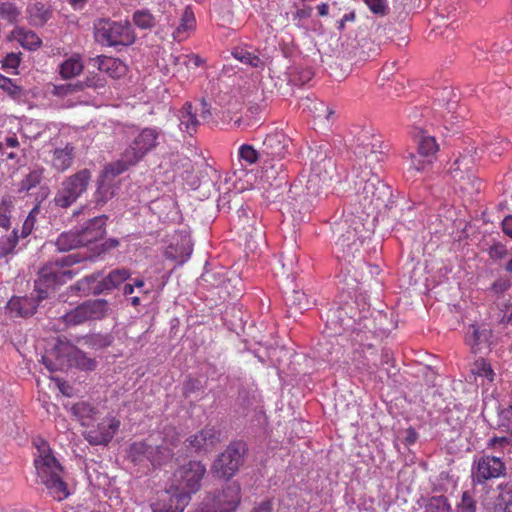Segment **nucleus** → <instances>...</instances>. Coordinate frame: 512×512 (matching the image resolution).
Masks as SVG:
<instances>
[{
  "instance_id": "nucleus-1",
  "label": "nucleus",
  "mask_w": 512,
  "mask_h": 512,
  "mask_svg": "<svg viewBox=\"0 0 512 512\" xmlns=\"http://www.w3.org/2000/svg\"><path fill=\"white\" fill-rule=\"evenodd\" d=\"M132 281L133 286L140 292L149 294L150 289L143 290L145 282L142 278H131L127 268H115L109 271L97 270L76 281L70 286V291L79 297L107 296L120 289L123 283Z\"/></svg>"
},
{
  "instance_id": "nucleus-2",
  "label": "nucleus",
  "mask_w": 512,
  "mask_h": 512,
  "mask_svg": "<svg viewBox=\"0 0 512 512\" xmlns=\"http://www.w3.org/2000/svg\"><path fill=\"white\" fill-rule=\"evenodd\" d=\"M82 261L81 255L74 253L46 263L39 270L38 278L35 280L34 291L38 294V301L50 298L58 287L72 279L75 273L69 268Z\"/></svg>"
},
{
  "instance_id": "nucleus-3",
  "label": "nucleus",
  "mask_w": 512,
  "mask_h": 512,
  "mask_svg": "<svg viewBox=\"0 0 512 512\" xmlns=\"http://www.w3.org/2000/svg\"><path fill=\"white\" fill-rule=\"evenodd\" d=\"M35 445L40 455L35 458L34 465L41 483L46 486L49 493L58 501L69 496L67 484L62 479L63 467L54 457L46 440L39 438Z\"/></svg>"
},
{
  "instance_id": "nucleus-4",
  "label": "nucleus",
  "mask_w": 512,
  "mask_h": 512,
  "mask_svg": "<svg viewBox=\"0 0 512 512\" xmlns=\"http://www.w3.org/2000/svg\"><path fill=\"white\" fill-rule=\"evenodd\" d=\"M94 38L102 46L126 47L132 45L136 35L129 21L99 18L94 21Z\"/></svg>"
},
{
  "instance_id": "nucleus-5",
  "label": "nucleus",
  "mask_w": 512,
  "mask_h": 512,
  "mask_svg": "<svg viewBox=\"0 0 512 512\" xmlns=\"http://www.w3.org/2000/svg\"><path fill=\"white\" fill-rule=\"evenodd\" d=\"M362 226L356 219L343 220L333 225V233L337 237L335 247L337 257L348 260L354 257L364 242V237L360 234L359 228Z\"/></svg>"
},
{
  "instance_id": "nucleus-6",
  "label": "nucleus",
  "mask_w": 512,
  "mask_h": 512,
  "mask_svg": "<svg viewBox=\"0 0 512 512\" xmlns=\"http://www.w3.org/2000/svg\"><path fill=\"white\" fill-rule=\"evenodd\" d=\"M248 445L243 440H234L220 453L211 466V472L218 478L231 479L244 465Z\"/></svg>"
},
{
  "instance_id": "nucleus-7",
  "label": "nucleus",
  "mask_w": 512,
  "mask_h": 512,
  "mask_svg": "<svg viewBox=\"0 0 512 512\" xmlns=\"http://www.w3.org/2000/svg\"><path fill=\"white\" fill-rule=\"evenodd\" d=\"M91 180V171L87 168L81 169L75 174L66 177L54 197V203L61 208H68L86 192Z\"/></svg>"
},
{
  "instance_id": "nucleus-8",
  "label": "nucleus",
  "mask_w": 512,
  "mask_h": 512,
  "mask_svg": "<svg viewBox=\"0 0 512 512\" xmlns=\"http://www.w3.org/2000/svg\"><path fill=\"white\" fill-rule=\"evenodd\" d=\"M109 310V302L106 299H90L66 313L63 320L67 325L75 326L91 320H100L108 314Z\"/></svg>"
},
{
  "instance_id": "nucleus-9",
  "label": "nucleus",
  "mask_w": 512,
  "mask_h": 512,
  "mask_svg": "<svg viewBox=\"0 0 512 512\" xmlns=\"http://www.w3.org/2000/svg\"><path fill=\"white\" fill-rule=\"evenodd\" d=\"M206 473V467L200 461L190 460L180 466L173 474L171 484L188 493L191 497L201 487V481Z\"/></svg>"
},
{
  "instance_id": "nucleus-10",
  "label": "nucleus",
  "mask_w": 512,
  "mask_h": 512,
  "mask_svg": "<svg viewBox=\"0 0 512 512\" xmlns=\"http://www.w3.org/2000/svg\"><path fill=\"white\" fill-rule=\"evenodd\" d=\"M161 131L158 128H143L124 150V156L130 164H138L148 153L159 144Z\"/></svg>"
},
{
  "instance_id": "nucleus-11",
  "label": "nucleus",
  "mask_w": 512,
  "mask_h": 512,
  "mask_svg": "<svg viewBox=\"0 0 512 512\" xmlns=\"http://www.w3.org/2000/svg\"><path fill=\"white\" fill-rule=\"evenodd\" d=\"M472 156H462L454 161L450 173L460 188L469 194L478 193L482 182L475 173Z\"/></svg>"
},
{
  "instance_id": "nucleus-12",
  "label": "nucleus",
  "mask_w": 512,
  "mask_h": 512,
  "mask_svg": "<svg viewBox=\"0 0 512 512\" xmlns=\"http://www.w3.org/2000/svg\"><path fill=\"white\" fill-rule=\"evenodd\" d=\"M471 472L474 484H485L488 480L505 475L506 465L499 457L483 455L474 461Z\"/></svg>"
},
{
  "instance_id": "nucleus-13",
  "label": "nucleus",
  "mask_w": 512,
  "mask_h": 512,
  "mask_svg": "<svg viewBox=\"0 0 512 512\" xmlns=\"http://www.w3.org/2000/svg\"><path fill=\"white\" fill-rule=\"evenodd\" d=\"M221 441V431L214 426H205L185 440L186 448L196 453L212 451Z\"/></svg>"
},
{
  "instance_id": "nucleus-14",
  "label": "nucleus",
  "mask_w": 512,
  "mask_h": 512,
  "mask_svg": "<svg viewBox=\"0 0 512 512\" xmlns=\"http://www.w3.org/2000/svg\"><path fill=\"white\" fill-rule=\"evenodd\" d=\"M58 351L68 360L67 369L74 366L83 371H93L97 367V361L94 358L88 357L85 352L66 339L58 338Z\"/></svg>"
},
{
  "instance_id": "nucleus-15",
  "label": "nucleus",
  "mask_w": 512,
  "mask_h": 512,
  "mask_svg": "<svg viewBox=\"0 0 512 512\" xmlns=\"http://www.w3.org/2000/svg\"><path fill=\"white\" fill-rule=\"evenodd\" d=\"M358 151L356 155L359 159L364 157L371 163L372 161H381L383 158L382 143L375 139L371 130L362 129L356 138Z\"/></svg>"
},
{
  "instance_id": "nucleus-16",
  "label": "nucleus",
  "mask_w": 512,
  "mask_h": 512,
  "mask_svg": "<svg viewBox=\"0 0 512 512\" xmlns=\"http://www.w3.org/2000/svg\"><path fill=\"white\" fill-rule=\"evenodd\" d=\"M107 220V215L96 216L86 221L83 226L77 230L81 242H83V247H92L103 238L106 233Z\"/></svg>"
},
{
  "instance_id": "nucleus-17",
  "label": "nucleus",
  "mask_w": 512,
  "mask_h": 512,
  "mask_svg": "<svg viewBox=\"0 0 512 512\" xmlns=\"http://www.w3.org/2000/svg\"><path fill=\"white\" fill-rule=\"evenodd\" d=\"M191 497L187 492L178 489L173 484L162 493L159 512H183Z\"/></svg>"
},
{
  "instance_id": "nucleus-18",
  "label": "nucleus",
  "mask_w": 512,
  "mask_h": 512,
  "mask_svg": "<svg viewBox=\"0 0 512 512\" xmlns=\"http://www.w3.org/2000/svg\"><path fill=\"white\" fill-rule=\"evenodd\" d=\"M291 139L282 132L268 134L263 141V154L272 159H284L289 154Z\"/></svg>"
},
{
  "instance_id": "nucleus-19",
  "label": "nucleus",
  "mask_w": 512,
  "mask_h": 512,
  "mask_svg": "<svg viewBox=\"0 0 512 512\" xmlns=\"http://www.w3.org/2000/svg\"><path fill=\"white\" fill-rule=\"evenodd\" d=\"M493 332L487 326L472 324L466 333V343L472 353H479L483 348H489L492 344Z\"/></svg>"
},
{
  "instance_id": "nucleus-20",
  "label": "nucleus",
  "mask_w": 512,
  "mask_h": 512,
  "mask_svg": "<svg viewBox=\"0 0 512 512\" xmlns=\"http://www.w3.org/2000/svg\"><path fill=\"white\" fill-rule=\"evenodd\" d=\"M214 502L226 512H234L241 502L240 484L237 481L227 483L215 496Z\"/></svg>"
},
{
  "instance_id": "nucleus-21",
  "label": "nucleus",
  "mask_w": 512,
  "mask_h": 512,
  "mask_svg": "<svg viewBox=\"0 0 512 512\" xmlns=\"http://www.w3.org/2000/svg\"><path fill=\"white\" fill-rule=\"evenodd\" d=\"M410 135L417 143V152L420 156L430 158L433 161L435 153L438 151V145L433 136L417 125H413L410 130Z\"/></svg>"
},
{
  "instance_id": "nucleus-22",
  "label": "nucleus",
  "mask_w": 512,
  "mask_h": 512,
  "mask_svg": "<svg viewBox=\"0 0 512 512\" xmlns=\"http://www.w3.org/2000/svg\"><path fill=\"white\" fill-rule=\"evenodd\" d=\"M42 301H38V294L36 296H23L12 297L7 303V309L15 317H30L34 315L38 305Z\"/></svg>"
},
{
  "instance_id": "nucleus-23",
  "label": "nucleus",
  "mask_w": 512,
  "mask_h": 512,
  "mask_svg": "<svg viewBox=\"0 0 512 512\" xmlns=\"http://www.w3.org/2000/svg\"><path fill=\"white\" fill-rule=\"evenodd\" d=\"M26 13L29 23L34 27H43L53 16L51 6L37 0L28 3Z\"/></svg>"
},
{
  "instance_id": "nucleus-24",
  "label": "nucleus",
  "mask_w": 512,
  "mask_h": 512,
  "mask_svg": "<svg viewBox=\"0 0 512 512\" xmlns=\"http://www.w3.org/2000/svg\"><path fill=\"white\" fill-rule=\"evenodd\" d=\"M351 308L348 305L341 306L336 303L332 304L321 317L325 319L326 324L334 330L343 328L347 325V321L353 316H348L347 309Z\"/></svg>"
},
{
  "instance_id": "nucleus-25",
  "label": "nucleus",
  "mask_w": 512,
  "mask_h": 512,
  "mask_svg": "<svg viewBox=\"0 0 512 512\" xmlns=\"http://www.w3.org/2000/svg\"><path fill=\"white\" fill-rule=\"evenodd\" d=\"M96 191L94 193V203L97 207L104 206L109 200L115 197L118 186L116 181L103 178L99 175L96 181Z\"/></svg>"
},
{
  "instance_id": "nucleus-26",
  "label": "nucleus",
  "mask_w": 512,
  "mask_h": 512,
  "mask_svg": "<svg viewBox=\"0 0 512 512\" xmlns=\"http://www.w3.org/2000/svg\"><path fill=\"white\" fill-rule=\"evenodd\" d=\"M91 61L98 70L106 72L112 78H120L126 71V65L117 58L100 55Z\"/></svg>"
},
{
  "instance_id": "nucleus-27",
  "label": "nucleus",
  "mask_w": 512,
  "mask_h": 512,
  "mask_svg": "<svg viewBox=\"0 0 512 512\" xmlns=\"http://www.w3.org/2000/svg\"><path fill=\"white\" fill-rule=\"evenodd\" d=\"M67 361L65 356L58 351V339L46 355L42 356V362L50 372L66 370Z\"/></svg>"
},
{
  "instance_id": "nucleus-28",
  "label": "nucleus",
  "mask_w": 512,
  "mask_h": 512,
  "mask_svg": "<svg viewBox=\"0 0 512 512\" xmlns=\"http://www.w3.org/2000/svg\"><path fill=\"white\" fill-rule=\"evenodd\" d=\"M74 147L67 144L64 148H57L53 152L52 166L58 172H64L73 163Z\"/></svg>"
},
{
  "instance_id": "nucleus-29",
  "label": "nucleus",
  "mask_w": 512,
  "mask_h": 512,
  "mask_svg": "<svg viewBox=\"0 0 512 512\" xmlns=\"http://www.w3.org/2000/svg\"><path fill=\"white\" fill-rule=\"evenodd\" d=\"M358 180L355 182V186L358 192L365 195V198L375 197L377 188L375 187V181L380 183L377 175L370 168L369 171H362V175L357 174Z\"/></svg>"
},
{
  "instance_id": "nucleus-30",
  "label": "nucleus",
  "mask_w": 512,
  "mask_h": 512,
  "mask_svg": "<svg viewBox=\"0 0 512 512\" xmlns=\"http://www.w3.org/2000/svg\"><path fill=\"white\" fill-rule=\"evenodd\" d=\"M179 120V128L181 131H185L190 135L196 131L199 121L191 103L186 102L180 109Z\"/></svg>"
},
{
  "instance_id": "nucleus-31",
  "label": "nucleus",
  "mask_w": 512,
  "mask_h": 512,
  "mask_svg": "<svg viewBox=\"0 0 512 512\" xmlns=\"http://www.w3.org/2000/svg\"><path fill=\"white\" fill-rule=\"evenodd\" d=\"M196 26V20L194 13L190 7H186L182 16L179 25L173 32V37L177 41H182L186 39L188 33L192 31Z\"/></svg>"
},
{
  "instance_id": "nucleus-32",
  "label": "nucleus",
  "mask_w": 512,
  "mask_h": 512,
  "mask_svg": "<svg viewBox=\"0 0 512 512\" xmlns=\"http://www.w3.org/2000/svg\"><path fill=\"white\" fill-rule=\"evenodd\" d=\"M57 250L60 252H67L73 249L83 247L79 233L77 230L61 233L55 242Z\"/></svg>"
},
{
  "instance_id": "nucleus-33",
  "label": "nucleus",
  "mask_w": 512,
  "mask_h": 512,
  "mask_svg": "<svg viewBox=\"0 0 512 512\" xmlns=\"http://www.w3.org/2000/svg\"><path fill=\"white\" fill-rule=\"evenodd\" d=\"M152 445L146 441H136L129 446V458L136 464L141 465L149 462Z\"/></svg>"
},
{
  "instance_id": "nucleus-34",
  "label": "nucleus",
  "mask_w": 512,
  "mask_h": 512,
  "mask_svg": "<svg viewBox=\"0 0 512 512\" xmlns=\"http://www.w3.org/2000/svg\"><path fill=\"white\" fill-rule=\"evenodd\" d=\"M286 305L288 306V313L292 316V309L302 313L308 310L311 306V302L307 298L306 294L300 290H293L285 298Z\"/></svg>"
},
{
  "instance_id": "nucleus-35",
  "label": "nucleus",
  "mask_w": 512,
  "mask_h": 512,
  "mask_svg": "<svg viewBox=\"0 0 512 512\" xmlns=\"http://www.w3.org/2000/svg\"><path fill=\"white\" fill-rule=\"evenodd\" d=\"M83 70V64L79 55H73L59 66V74L64 79H70L79 75Z\"/></svg>"
},
{
  "instance_id": "nucleus-36",
  "label": "nucleus",
  "mask_w": 512,
  "mask_h": 512,
  "mask_svg": "<svg viewBox=\"0 0 512 512\" xmlns=\"http://www.w3.org/2000/svg\"><path fill=\"white\" fill-rule=\"evenodd\" d=\"M135 165L136 164H130L127 161L126 157L124 156V152H123L122 159L105 165V167L101 171L100 175L103 176V178H107L109 180L115 181V178L117 176L124 173L130 166H135Z\"/></svg>"
},
{
  "instance_id": "nucleus-37",
  "label": "nucleus",
  "mask_w": 512,
  "mask_h": 512,
  "mask_svg": "<svg viewBox=\"0 0 512 512\" xmlns=\"http://www.w3.org/2000/svg\"><path fill=\"white\" fill-rule=\"evenodd\" d=\"M172 455V450L167 445H152L149 463L153 467L162 466L172 458Z\"/></svg>"
},
{
  "instance_id": "nucleus-38",
  "label": "nucleus",
  "mask_w": 512,
  "mask_h": 512,
  "mask_svg": "<svg viewBox=\"0 0 512 512\" xmlns=\"http://www.w3.org/2000/svg\"><path fill=\"white\" fill-rule=\"evenodd\" d=\"M197 176L200 182V186L215 187L217 180L220 175L216 169L211 167L207 163H202L197 171Z\"/></svg>"
},
{
  "instance_id": "nucleus-39",
  "label": "nucleus",
  "mask_w": 512,
  "mask_h": 512,
  "mask_svg": "<svg viewBox=\"0 0 512 512\" xmlns=\"http://www.w3.org/2000/svg\"><path fill=\"white\" fill-rule=\"evenodd\" d=\"M82 340L84 341V345H86L92 349L98 350V349H103V348H107V347L111 346L114 341V338L109 333H106V334L96 333V334L86 335L82 338Z\"/></svg>"
},
{
  "instance_id": "nucleus-40",
  "label": "nucleus",
  "mask_w": 512,
  "mask_h": 512,
  "mask_svg": "<svg viewBox=\"0 0 512 512\" xmlns=\"http://www.w3.org/2000/svg\"><path fill=\"white\" fill-rule=\"evenodd\" d=\"M404 159L408 164L409 171L425 172L432 165L433 161L430 158L420 156L418 153L408 152L404 155Z\"/></svg>"
},
{
  "instance_id": "nucleus-41",
  "label": "nucleus",
  "mask_w": 512,
  "mask_h": 512,
  "mask_svg": "<svg viewBox=\"0 0 512 512\" xmlns=\"http://www.w3.org/2000/svg\"><path fill=\"white\" fill-rule=\"evenodd\" d=\"M232 55L243 64L254 68H263L265 65V62L258 55L243 48L234 49Z\"/></svg>"
},
{
  "instance_id": "nucleus-42",
  "label": "nucleus",
  "mask_w": 512,
  "mask_h": 512,
  "mask_svg": "<svg viewBox=\"0 0 512 512\" xmlns=\"http://www.w3.org/2000/svg\"><path fill=\"white\" fill-rule=\"evenodd\" d=\"M425 512H452L448 498L444 495L431 496L424 504Z\"/></svg>"
},
{
  "instance_id": "nucleus-43",
  "label": "nucleus",
  "mask_w": 512,
  "mask_h": 512,
  "mask_svg": "<svg viewBox=\"0 0 512 512\" xmlns=\"http://www.w3.org/2000/svg\"><path fill=\"white\" fill-rule=\"evenodd\" d=\"M119 245V240L116 238H109L101 244H95L90 248L91 253L89 255H81L84 260H92L103 254H106L110 250L116 248Z\"/></svg>"
},
{
  "instance_id": "nucleus-44",
  "label": "nucleus",
  "mask_w": 512,
  "mask_h": 512,
  "mask_svg": "<svg viewBox=\"0 0 512 512\" xmlns=\"http://www.w3.org/2000/svg\"><path fill=\"white\" fill-rule=\"evenodd\" d=\"M471 372L474 376L483 377L489 382H493L496 376L494 370L491 367V364L484 358L475 360L472 365Z\"/></svg>"
},
{
  "instance_id": "nucleus-45",
  "label": "nucleus",
  "mask_w": 512,
  "mask_h": 512,
  "mask_svg": "<svg viewBox=\"0 0 512 512\" xmlns=\"http://www.w3.org/2000/svg\"><path fill=\"white\" fill-rule=\"evenodd\" d=\"M44 169L37 167L32 169L20 183V191H29L39 185L43 179Z\"/></svg>"
},
{
  "instance_id": "nucleus-46",
  "label": "nucleus",
  "mask_w": 512,
  "mask_h": 512,
  "mask_svg": "<svg viewBox=\"0 0 512 512\" xmlns=\"http://www.w3.org/2000/svg\"><path fill=\"white\" fill-rule=\"evenodd\" d=\"M12 208V197L9 195L0 196V226L5 229L10 227V213Z\"/></svg>"
},
{
  "instance_id": "nucleus-47",
  "label": "nucleus",
  "mask_w": 512,
  "mask_h": 512,
  "mask_svg": "<svg viewBox=\"0 0 512 512\" xmlns=\"http://www.w3.org/2000/svg\"><path fill=\"white\" fill-rule=\"evenodd\" d=\"M494 512H512V488L501 490L495 501Z\"/></svg>"
},
{
  "instance_id": "nucleus-48",
  "label": "nucleus",
  "mask_w": 512,
  "mask_h": 512,
  "mask_svg": "<svg viewBox=\"0 0 512 512\" xmlns=\"http://www.w3.org/2000/svg\"><path fill=\"white\" fill-rule=\"evenodd\" d=\"M134 24L141 29H151L155 26V17L149 10H137L133 14Z\"/></svg>"
},
{
  "instance_id": "nucleus-49",
  "label": "nucleus",
  "mask_w": 512,
  "mask_h": 512,
  "mask_svg": "<svg viewBox=\"0 0 512 512\" xmlns=\"http://www.w3.org/2000/svg\"><path fill=\"white\" fill-rule=\"evenodd\" d=\"M20 11L14 3L11 2H0V17L7 20L9 23H16Z\"/></svg>"
},
{
  "instance_id": "nucleus-50",
  "label": "nucleus",
  "mask_w": 512,
  "mask_h": 512,
  "mask_svg": "<svg viewBox=\"0 0 512 512\" xmlns=\"http://www.w3.org/2000/svg\"><path fill=\"white\" fill-rule=\"evenodd\" d=\"M120 426V421L112 418L109 420L108 423L101 422L98 424V430L101 434H103V437L106 439V442L109 444L111 440L113 439L114 435L118 431Z\"/></svg>"
},
{
  "instance_id": "nucleus-51",
  "label": "nucleus",
  "mask_w": 512,
  "mask_h": 512,
  "mask_svg": "<svg viewBox=\"0 0 512 512\" xmlns=\"http://www.w3.org/2000/svg\"><path fill=\"white\" fill-rule=\"evenodd\" d=\"M71 412L80 419H91L93 418L95 408L87 402H78L71 407Z\"/></svg>"
},
{
  "instance_id": "nucleus-52",
  "label": "nucleus",
  "mask_w": 512,
  "mask_h": 512,
  "mask_svg": "<svg viewBox=\"0 0 512 512\" xmlns=\"http://www.w3.org/2000/svg\"><path fill=\"white\" fill-rule=\"evenodd\" d=\"M476 500L470 491H464L461 496V501L456 506V512H476Z\"/></svg>"
},
{
  "instance_id": "nucleus-53",
  "label": "nucleus",
  "mask_w": 512,
  "mask_h": 512,
  "mask_svg": "<svg viewBox=\"0 0 512 512\" xmlns=\"http://www.w3.org/2000/svg\"><path fill=\"white\" fill-rule=\"evenodd\" d=\"M255 401V395L253 391H250L244 387H241L238 391V396L236 399V404L243 409V411L248 410Z\"/></svg>"
},
{
  "instance_id": "nucleus-54",
  "label": "nucleus",
  "mask_w": 512,
  "mask_h": 512,
  "mask_svg": "<svg viewBox=\"0 0 512 512\" xmlns=\"http://www.w3.org/2000/svg\"><path fill=\"white\" fill-rule=\"evenodd\" d=\"M20 43L23 48L28 50H36L42 44L40 37L33 31L23 33Z\"/></svg>"
},
{
  "instance_id": "nucleus-55",
  "label": "nucleus",
  "mask_w": 512,
  "mask_h": 512,
  "mask_svg": "<svg viewBox=\"0 0 512 512\" xmlns=\"http://www.w3.org/2000/svg\"><path fill=\"white\" fill-rule=\"evenodd\" d=\"M487 253L493 261H500L505 259L509 252L505 244L502 242H494L487 249Z\"/></svg>"
},
{
  "instance_id": "nucleus-56",
  "label": "nucleus",
  "mask_w": 512,
  "mask_h": 512,
  "mask_svg": "<svg viewBox=\"0 0 512 512\" xmlns=\"http://www.w3.org/2000/svg\"><path fill=\"white\" fill-rule=\"evenodd\" d=\"M440 102H443V105L446 109L451 112L457 105V97L454 91L451 88L445 87L440 91L439 99Z\"/></svg>"
},
{
  "instance_id": "nucleus-57",
  "label": "nucleus",
  "mask_w": 512,
  "mask_h": 512,
  "mask_svg": "<svg viewBox=\"0 0 512 512\" xmlns=\"http://www.w3.org/2000/svg\"><path fill=\"white\" fill-rule=\"evenodd\" d=\"M313 8L309 5H303L302 8H297V10L292 14V20L296 27L298 28H306L303 20L308 19L312 16Z\"/></svg>"
},
{
  "instance_id": "nucleus-58",
  "label": "nucleus",
  "mask_w": 512,
  "mask_h": 512,
  "mask_svg": "<svg viewBox=\"0 0 512 512\" xmlns=\"http://www.w3.org/2000/svg\"><path fill=\"white\" fill-rule=\"evenodd\" d=\"M511 286L512 276L510 278L506 276H501L491 284L490 290L497 296H500L504 294L506 291H508Z\"/></svg>"
},
{
  "instance_id": "nucleus-59",
  "label": "nucleus",
  "mask_w": 512,
  "mask_h": 512,
  "mask_svg": "<svg viewBox=\"0 0 512 512\" xmlns=\"http://www.w3.org/2000/svg\"><path fill=\"white\" fill-rule=\"evenodd\" d=\"M497 413L499 417V426L505 427L507 431L512 433V405L503 409L498 405Z\"/></svg>"
},
{
  "instance_id": "nucleus-60",
  "label": "nucleus",
  "mask_w": 512,
  "mask_h": 512,
  "mask_svg": "<svg viewBox=\"0 0 512 512\" xmlns=\"http://www.w3.org/2000/svg\"><path fill=\"white\" fill-rule=\"evenodd\" d=\"M238 154L239 158L248 164H254L259 158V153L253 148V146L248 144H243L239 148Z\"/></svg>"
},
{
  "instance_id": "nucleus-61",
  "label": "nucleus",
  "mask_w": 512,
  "mask_h": 512,
  "mask_svg": "<svg viewBox=\"0 0 512 512\" xmlns=\"http://www.w3.org/2000/svg\"><path fill=\"white\" fill-rule=\"evenodd\" d=\"M370 11L376 15L385 16L389 12L387 0H363Z\"/></svg>"
},
{
  "instance_id": "nucleus-62",
  "label": "nucleus",
  "mask_w": 512,
  "mask_h": 512,
  "mask_svg": "<svg viewBox=\"0 0 512 512\" xmlns=\"http://www.w3.org/2000/svg\"><path fill=\"white\" fill-rule=\"evenodd\" d=\"M0 88L11 96H19L22 92L21 87L17 86L12 79L0 74Z\"/></svg>"
},
{
  "instance_id": "nucleus-63",
  "label": "nucleus",
  "mask_w": 512,
  "mask_h": 512,
  "mask_svg": "<svg viewBox=\"0 0 512 512\" xmlns=\"http://www.w3.org/2000/svg\"><path fill=\"white\" fill-rule=\"evenodd\" d=\"M202 388L203 384L201 380L189 377L183 383V394L185 397H189L191 394L201 390Z\"/></svg>"
},
{
  "instance_id": "nucleus-64",
  "label": "nucleus",
  "mask_w": 512,
  "mask_h": 512,
  "mask_svg": "<svg viewBox=\"0 0 512 512\" xmlns=\"http://www.w3.org/2000/svg\"><path fill=\"white\" fill-rule=\"evenodd\" d=\"M21 53H8L2 60V67L4 69H17L21 62Z\"/></svg>"
}]
</instances>
